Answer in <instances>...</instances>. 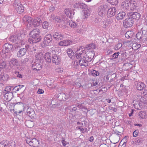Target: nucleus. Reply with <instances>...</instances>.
<instances>
[{
	"instance_id": "1",
	"label": "nucleus",
	"mask_w": 147,
	"mask_h": 147,
	"mask_svg": "<svg viewBox=\"0 0 147 147\" xmlns=\"http://www.w3.org/2000/svg\"><path fill=\"white\" fill-rule=\"evenodd\" d=\"M83 49L78 48L76 51V57L79 59V64L81 66L86 67L88 66V62L90 61L85 57V53L83 52Z\"/></svg>"
},
{
	"instance_id": "2",
	"label": "nucleus",
	"mask_w": 147,
	"mask_h": 147,
	"mask_svg": "<svg viewBox=\"0 0 147 147\" xmlns=\"http://www.w3.org/2000/svg\"><path fill=\"white\" fill-rule=\"evenodd\" d=\"M40 33V30L38 29H34L31 31L29 35L32 38L29 39V42L31 44H33L40 42L41 39Z\"/></svg>"
},
{
	"instance_id": "3",
	"label": "nucleus",
	"mask_w": 147,
	"mask_h": 147,
	"mask_svg": "<svg viewBox=\"0 0 147 147\" xmlns=\"http://www.w3.org/2000/svg\"><path fill=\"white\" fill-rule=\"evenodd\" d=\"M121 6L124 10L133 11L137 7V4L135 1L127 0L123 2Z\"/></svg>"
},
{
	"instance_id": "4",
	"label": "nucleus",
	"mask_w": 147,
	"mask_h": 147,
	"mask_svg": "<svg viewBox=\"0 0 147 147\" xmlns=\"http://www.w3.org/2000/svg\"><path fill=\"white\" fill-rule=\"evenodd\" d=\"M146 99L142 96H137V99L134 100L133 102L134 108L138 110H141L145 104Z\"/></svg>"
},
{
	"instance_id": "5",
	"label": "nucleus",
	"mask_w": 147,
	"mask_h": 147,
	"mask_svg": "<svg viewBox=\"0 0 147 147\" xmlns=\"http://www.w3.org/2000/svg\"><path fill=\"white\" fill-rule=\"evenodd\" d=\"M26 141L31 147H38L40 146V142L38 140L34 138L26 137Z\"/></svg>"
},
{
	"instance_id": "6",
	"label": "nucleus",
	"mask_w": 147,
	"mask_h": 147,
	"mask_svg": "<svg viewBox=\"0 0 147 147\" xmlns=\"http://www.w3.org/2000/svg\"><path fill=\"white\" fill-rule=\"evenodd\" d=\"M24 110V107L22 103H18L14 105V112L16 115L21 113Z\"/></svg>"
},
{
	"instance_id": "7",
	"label": "nucleus",
	"mask_w": 147,
	"mask_h": 147,
	"mask_svg": "<svg viewBox=\"0 0 147 147\" xmlns=\"http://www.w3.org/2000/svg\"><path fill=\"white\" fill-rule=\"evenodd\" d=\"M13 7L17 12L21 13L24 11V7L19 1H15Z\"/></svg>"
},
{
	"instance_id": "8",
	"label": "nucleus",
	"mask_w": 147,
	"mask_h": 147,
	"mask_svg": "<svg viewBox=\"0 0 147 147\" xmlns=\"http://www.w3.org/2000/svg\"><path fill=\"white\" fill-rule=\"evenodd\" d=\"M79 49H83V52L85 53V57L87 58V59L90 61L93 58L94 55L95 53L94 51H90L89 50H87L86 51L85 50V49L84 48L82 47H80L78 48Z\"/></svg>"
},
{
	"instance_id": "9",
	"label": "nucleus",
	"mask_w": 147,
	"mask_h": 147,
	"mask_svg": "<svg viewBox=\"0 0 147 147\" xmlns=\"http://www.w3.org/2000/svg\"><path fill=\"white\" fill-rule=\"evenodd\" d=\"M134 21L130 17H128L125 19L123 23V26L126 28H130L133 25Z\"/></svg>"
},
{
	"instance_id": "10",
	"label": "nucleus",
	"mask_w": 147,
	"mask_h": 147,
	"mask_svg": "<svg viewBox=\"0 0 147 147\" xmlns=\"http://www.w3.org/2000/svg\"><path fill=\"white\" fill-rule=\"evenodd\" d=\"M5 51L4 53L5 56L7 57H9L10 56L11 52L12 51L13 46L9 43H5Z\"/></svg>"
},
{
	"instance_id": "11",
	"label": "nucleus",
	"mask_w": 147,
	"mask_h": 147,
	"mask_svg": "<svg viewBox=\"0 0 147 147\" xmlns=\"http://www.w3.org/2000/svg\"><path fill=\"white\" fill-rule=\"evenodd\" d=\"M33 19L31 17L25 16L23 19V21L24 23L28 27H30L32 26Z\"/></svg>"
},
{
	"instance_id": "12",
	"label": "nucleus",
	"mask_w": 147,
	"mask_h": 147,
	"mask_svg": "<svg viewBox=\"0 0 147 147\" xmlns=\"http://www.w3.org/2000/svg\"><path fill=\"white\" fill-rule=\"evenodd\" d=\"M127 16L130 17L132 19H135L138 20L141 17L140 14L137 12L129 13L127 14Z\"/></svg>"
},
{
	"instance_id": "13",
	"label": "nucleus",
	"mask_w": 147,
	"mask_h": 147,
	"mask_svg": "<svg viewBox=\"0 0 147 147\" xmlns=\"http://www.w3.org/2000/svg\"><path fill=\"white\" fill-rule=\"evenodd\" d=\"M52 38L51 35L49 34L47 35L44 38L43 42L44 46H46L49 45L50 42L52 41Z\"/></svg>"
},
{
	"instance_id": "14",
	"label": "nucleus",
	"mask_w": 147,
	"mask_h": 147,
	"mask_svg": "<svg viewBox=\"0 0 147 147\" xmlns=\"http://www.w3.org/2000/svg\"><path fill=\"white\" fill-rule=\"evenodd\" d=\"M72 42H73L71 40L66 39L61 41L59 42L58 45L62 47H67L71 45Z\"/></svg>"
},
{
	"instance_id": "15",
	"label": "nucleus",
	"mask_w": 147,
	"mask_h": 147,
	"mask_svg": "<svg viewBox=\"0 0 147 147\" xmlns=\"http://www.w3.org/2000/svg\"><path fill=\"white\" fill-rule=\"evenodd\" d=\"M116 11V9L114 7L110 8L108 11L107 15L108 18H111L114 16Z\"/></svg>"
},
{
	"instance_id": "16",
	"label": "nucleus",
	"mask_w": 147,
	"mask_h": 147,
	"mask_svg": "<svg viewBox=\"0 0 147 147\" xmlns=\"http://www.w3.org/2000/svg\"><path fill=\"white\" fill-rule=\"evenodd\" d=\"M61 59L56 54L53 55L52 60L53 63L58 65Z\"/></svg>"
},
{
	"instance_id": "17",
	"label": "nucleus",
	"mask_w": 147,
	"mask_h": 147,
	"mask_svg": "<svg viewBox=\"0 0 147 147\" xmlns=\"http://www.w3.org/2000/svg\"><path fill=\"white\" fill-rule=\"evenodd\" d=\"M110 21L109 20H105L101 22V27L105 29H108L109 27Z\"/></svg>"
},
{
	"instance_id": "18",
	"label": "nucleus",
	"mask_w": 147,
	"mask_h": 147,
	"mask_svg": "<svg viewBox=\"0 0 147 147\" xmlns=\"http://www.w3.org/2000/svg\"><path fill=\"white\" fill-rule=\"evenodd\" d=\"M13 94L11 93H6L5 94L3 99L6 102H9L12 98Z\"/></svg>"
},
{
	"instance_id": "19",
	"label": "nucleus",
	"mask_w": 147,
	"mask_h": 147,
	"mask_svg": "<svg viewBox=\"0 0 147 147\" xmlns=\"http://www.w3.org/2000/svg\"><path fill=\"white\" fill-rule=\"evenodd\" d=\"M42 22V21L40 18H37L36 19H33L32 25L34 27H37L39 26Z\"/></svg>"
},
{
	"instance_id": "20",
	"label": "nucleus",
	"mask_w": 147,
	"mask_h": 147,
	"mask_svg": "<svg viewBox=\"0 0 147 147\" xmlns=\"http://www.w3.org/2000/svg\"><path fill=\"white\" fill-rule=\"evenodd\" d=\"M53 36L56 40H59L62 39L64 36L59 32H56L54 34Z\"/></svg>"
},
{
	"instance_id": "21",
	"label": "nucleus",
	"mask_w": 147,
	"mask_h": 147,
	"mask_svg": "<svg viewBox=\"0 0 147 147\" xmlns=\"http://www.w3.org/2000/svg\"><path fill=\"white\" fill-rule=\"evenodd\" d=\"M126 14L124 11H121L119 12L117 15L116 18L117 20H121L123 19L125 16Z\"/></svg>"
},
{
	"instance_id": "22",
	"label": "nucleus",
	"mask_w": 147,
	"mask_h": 147,
	"mask_svg": "<svg viewBox=\"0 0 147 147\" xmlns=\"http://www.w3.org/2000/svg\"><path fill=\"white\" fill-rule=\"evenodd\" d=\"M26 52V49L24 48H22L18 52L17 56L18 57H21L25 54Z\"/></svg>"
},
{
	"instance_id": "23",
	"label": "nucleus",
	"mask_w": 147,
	"mask_h": 147,
	"mask_svg": "<svg viewBox=\"0 0 147 147\" xmlns=\"http://www.w3.org/2000/svg\"><path fill=\"white\" fill-rule=\"evenodd\" d=\"M32 67L33 70L37 71L40 70L41 68L40 65L36 62H34L32 64Z\"/></svg>"
},
{
	"instance_id": "24",
	"label": "nucleus",
	"mask_w": 147,
	"mask_h": 147,
	"mask_svg": "<svg viewBox=\"0 0 147 147\" xmlns=\"http://www.w3.org/2000/svg\"><path fill=\"white\" fill-rule=\"evenodd\" d=\"M27 114L29 117L32 118H34L35 115V112L32 109H28Z\"/></svg>"
},
{
	"instance_id": "25",
	"label": "nucleus",
	"mask_w": 147,
	"mask_h": 147,
	"mask_svg": "<svg viewBox=\"0 0 147 147\" xmlns=\"http://www.w3.org/2000/svg\"><path fill=\"white\" fill-rule=\"evenodd\" d=\"M145 87V84L142 82H138V83L136 86V88L138 90H141L143 89Z\"/></svg>"
},
{
	"instance_id": "26",
	"label": "nucleus",
	"mask_w": 147,
	"mask_h": 147,
	"mask_svg": "<svg viewBox=\"0 0 147 147\" xmlns=\"http://www.w3.org/2000/svg\"><path fill=\"white\" fill-rule=\"evenodd\" d=\"M65 12L67 16L70 18H72V11L69 9H66L65 10ZM74 15V14H73Z\"/></svg>"
},
{
	"instance_id": "27",
	"label": "nucleus",
	"mask_w": 147,
	"mask_h": 147,
	"mask_svg": "<svg viewBox=\"0 0 147 147\" xmlns=\"http://www.w3.org/2000/svg\"><path fill=\"white\" fill-rule=\"evenodd\" d=\"M87 50L90 51H94L93 50L95 49L96 46L94 44L92 43L86 46Z\"/></svg>"
},
{
	"instance_id": "28",
	"label": "nucleus",
	"mask_w": 147,
	"mask_h": 147,
	"mask_svg": "<svg viewBox=\"0 0 147 147\" xmlns=\"http://www.w3.org/2000/svg\"><path fill=\"white\" fill-rule=\"evenodd\" d=\"M67 53L69 57L71 59L74 57V53L71 48H68L67 50Z\"/></svg>"
},
{
	"instance_id": "29",
	"label": "nucleus",
	"mask_w": 147,
	"mask_h": 147,
	"mask_svg": "<svg viewBox=\"0 0 147 147\" xmlns=\"http://www.w3.org/2000/svg\"><path fill=\"white\" fill-rule=\"evenodd\" d=\"M105 8L103 6H101L98 9V14L100 16L104 15Z\"/></svg>"
},
{
	"instance_id": "30",
	"label": "nucleus",
	"mask_w": 147,
	"mask_h": 147,
	"mask_svg": "<svg viewBox=\"0 0 147 147\" xmlns=\"http://www.w3.org/2000/svg\"><path fill=\"white\" fill-rule=\"evenodd\" d=\"M9 144L8 141L3 140L0 142V147H7Z\"/></svg>"
},
{
	"instance_id": "31",
	"label": "nucleus",
	"mask_w": 147,
	"mask_h": 147,
	"mask_svg": "<svg viewBox=\"0 0 147 147\" xmlns=\"http://www.w3.org/2000/svg\"><path fill=\"white\" fill-rule=\"evenodd\" d=\"M134 34L133 32L131 31H127L125 34V36L126 38H131Z\"/></svg>"
},
{
	"instance_id": "32",
	"label": "nucleus",
	"mask_w": 147,
	"mask_h": 147,
	"mask_svg": "<svg viewBox=\"0 0 147 147\" xmlns=\"http://www.w3.org/2000/svg\"><path fill=\"white\" fill-rule=\"evenodd\" d=\"M86 5L85 4L81 3H77L75 4L74 6V8H83V6H85Z\"/></svg>"
},
{
	"instance_id": "33",
	"label": "nucleus",
	"mask_w": 147,
	"mask_h": 147,
	"mask_svg": "<svg viewBox=\"0 0 147 147\" xmlns=\"http://www.w3.org/2000/svg\"><path fill=\"white\" fill-rule=\"evenodd\" d=\"M140 117L142 119H145L147 117L146 112L143 111H141L139 113Z\"/></svg>"
},
{
	"instance_id": "34",
	"label": "nucleus",
	"mask_w": 147,
	"mask_h": 147,
	"mask_svg": "<svg viewBox=\"0 0 147 147\" xmlns=\"http://www.w3.org/2000/svg\"><path fill=\"white\" fill-rule=\"evenodd\" d=\"M51 53L47 52L45 53V58L47 62H50L51 61Z\"/></svg>"
},
{
	"instance_id": "35",
	"label": "nucleus",
	"mask_w": 147,
	"mask_h": 147,
	"mask_svg": "<svg viewBox=\"0 0 147 147\" xmlns=\"http://www.w3.org/2000/svg\"><path fill=\"white\" fill-rule=\"evenodd\" d=\"M9 64L11 65L17 66L18 64V62L16 59H13L10 61Z\"/></svg>"
},
{
	"instance_id": "36",
	"label": "nucleus",
	"mask_w": 147,
	"mask_h": 147,
	"mask_svg": "<svg viewBox=\"0 0 147 147\" xmlns=\"http://www.w3.org/2000/svg\"><path fill=\"white\" fill-rule=\"evenodd\" d=\"M6 65V62L3 59H0V67L2 69L5 68Z\"/></svg>"
},
{
	"instance_id": "37",
	"label": "nucleus",
	"mask_w": 147,
	"mask_h": 147,
	"mask_svg": "<svg viewBox=\"0 0 147 147\" xmlns=\"http://www.w3.org/2000/svg\"><path fill=\"white\" fill-rule=\"evenodd\" d=\"M141 47V45L137 43H133L132 48L134 50H137L139 48Z\"/></svg>"
},
{
	"instance_id": "38",
	"label": "nucleus",
	"mask_w": 147,
	"mask_h": 147,
	"mask_svg": "<svg viewBox=\"0 0 147 147\" xmlns=\"http://www.w3.org/2000/svg\"><path fill=\"white\" fill-rule=\"evenodd\" d=\"M90 11L89 9H86L84 11V18H87L90 15Z\"/></svg>"
},
{
	"instance_id": "39",
	"label": "nucleus",
	"mask_w": 147,
	"mask_h": 147,
	"mask_svg": "<svg viewBox=\"0 0 147 147\" xmlns=\"http://www.w3.org/2000/svg\"><path fill=\"white\" fill-rule=\"evenodd\" d=\"M107 1L109 3L113 5H116L118 3V0H107Z\"/></svg>"
},
{
	"instance_id": "40",
	"label": "nucleus",
	"mask_w": 147,
	"mask_h": 147,
	"mask_svg": "<svg viewBox=\"0 0 147 147\" xmlns=\"http://www.w3.org/2000/svg\"><path fill=\"white\" fill-rule=\"evenodd\" d=\"M42 26L43 28L47 29L49 27V23L47 21H45L43 22Z\"/></svg>"
},
{
	"instance_id": "41",
	"label": "nucleus",
	"mask_w": 147,
	"mask_h": 147,
	"mask_svg": "<svg viewBox=\"0 0 147 147\" xmlns=\"http://www.w3.org/2000/svg\"><path fill=\"white\" fill-rule=\"evenodd\" d=\"M69 25L71 27L73 28H76L77 26V24L76 23L71 20L69 21Z\"/></svg>"
},
{
	"instance_id": "42",
	"label": "nucleus",
	"mask_w": 147,
	"mask_h": 147,
	"mask_svg": "<svg viewBox=\"0 0 147 147\" xmlns=\"http://www.w3.org/2000/svg\"><path fill=\"white\" fill-rule=\"evenodd\" d=\"M26 126L28 127L31 128L34 126V123L33 122L31 121H28L26 123Z\"/></svg>"
},
{
	"instance_id": "43",
	"label": "nucleus",
	"mask_w": 147,
	"mask_h": 147,
	"mask_svg": "<svg viewBox=\"0 0 147 147\" xmlns=\"http://www.w3.org/2000/svg\"><path fill=\"white\" fill-rule=\"evenodd\" d=\"M91 73L94 76H96L99 75V72L94 70H93L91 71Z\"/></svg>"
},
{
	"instance_id": "44",
	"label": "nucleus",
	"mask_w": 147,
	"mask_h": 147,
	"mask_svg": "<svg viewBox=\"0 0 147 147\" xmlns=\"http://www.w3.org/2000/svg\"><path fill=\"white\" fill-rule=\"evenodd\" d=\"M122 44L120 43H119L117 44L115 47L114 49L115 50H119L122 46Z\"/></svg>"
},
{
	"instance_id": "45",
	"label": "nucleus",
	"mask_w": 147,
	"mask_h": 147,
	"mask_svg": "<svg viewBox=\"0 0 147 147\" xmlns=\"http://www.w3.org/2000/svg\"><path fill=\"white\" fill-rule=\"evenodd\" d=\"M11 90V87L9 86H8L6 87L4 91L6 93H10V92Z\"/></svg>"
},
{
	"instance_id": "46",
	"label": "nucleus",
	"mask_w": 147,
	"mask_h": 147,
	"mask_svg": "<svg viewBox=\"0 0 147 147\" xmlns=\"http://www.w3.org/2000/svg\"><path fill=\"white\" fill-rule=\"evenodd\" d=\"M142 36V35L141 32H138L136 34V38L138 39H140Z\"/></svg>"
},
{
	"instance_id": "47",
	"label": "nucleus",
	"mask_w": 147,
	"mask_h": 147,
	"mask_svg": "<svg viewBox=\"0 0 147 147\" xmlns=\"http://www.w3.org/2000/svg\"><path fill=\"white\" fill-rule=\"evenodd\" d=\"M8 105L10 109V111L13 110L14 111V105L13 104H9Z\"/></svg>"
},
{
	"instance_id": "48",
	"label": "nucleus",
	"mask_w": 147,
	"mask_h": 147,
	"mask_svg": "<svg viewBox=\"0 0 147 147\" xmlns=\"http://www.w3.org/2000/svg\"><path fill=\"white\" fill-rule=\"evenodd\" d=\"M42 57V53H39L36 55V57L38 59H40Z\"/></svg>"
},
{
	"instance_id": "49",
	"label": "nucleus",
	"mask_w": 147,
	"mask_h": 147,
	"mask_svg": "<svg viewBox=\"0 0 147 147\" xmlns=\"http://www.w3.org/2000/svg\"><path fill=\"white\" fill-rule=\"evenodd\" d=\"M139 133V131L138 130H136L134 131L133 133V136L134 137L137 136Z\"/></svg>"
},
{
	"instance_id": "50",
	"label": "nucleus",
	"mask_w": 147,
	"mask_h": 147,
	"mask_svg": "<svg viewBox=\"0 0 147 147\" xmlns=\"http://www.w3.org/2000/svg\"><path fill=\"white\" fill-rule=\"evenodd\" d=\"M119 54V52L115 53H114V54H113V58L114 59L117 58L118 57Z\"/></svg>"
},
{
	"instance_id": "51",
	"label": "nucleus",
	"mask_w": 147,
	"mask_h": 147,
	"mask_svg": "<svg viewBox=\"0 0 147 147\" xmlns=\"http://www.w3.org/2000/svg\"><path fill=\"white\" fill-rule=\"evenodd\" d=\"M54 18L53 19L54 21L56 22H59L61 21V20L60 19L59 17L56 16L54 17Z\"/></svg>"
},
{
	"instance_id": "52",
	"label": "nucleus",
	"mask_w": 147,
	"mask_h": 147,
	"mask_svg": "<svg viewBox=\"0 0 147 147\" xmlns=\"http://www.w3.org/2000/svg\"><path fill=\"white\" fill-rule=\"evenodd\" d=\"M14 74L15 76H16L17 77L20 78H22V75L21 74H20L18 72H15Z\"/></svg>"
},
{
	"instance_id": "53",
	"label": "nucleus",
	"mask_w": 147,
	"mask_h": 147,
	"mask_svg": "<svg viewBox=\"0 0 147 147\" xmlns=\"http://www.w3.org/2000/svg\"><path fill=\"white\" fill-rule=\"evenodd\" d=\"M9 145L10 146L9 147H14L15 146V142L14 141H12L9 143Z\"/></svg>"
},
{
	"instance_id": "54",
	"label": "nucleus",
	"mask_w": 147,
	"mask_h": 147,
	"mask_svg": "<svg viewBox=\"0 0 147 147\" xmlns=\"http://www.w3.org/2000/svg\"><path fill=\"white\" fill-rule=\"evenodd\" d=\"M44 92V91L42 89L39 88L38 89L37 93L38 94H42Z\"/></svg>"
},
{
	"instance_id": "55",
	"label": "nucleus",
	"mask_w": 147,
	"mask_h": 147,
	"mask_svg": "<svg viewBox=\"0 0 147 147\" xmlns=\"http://www.w3.org/2000/svg\"><path fill=\"white\" fill-rule=\"evenodd\" d=\"M62 144L64 146H65L66 145L69 144L68 142L65 141L64 140H63L62 141Z\"/></svg>"
},
{
	"instance_id": "56",
	"label": "nucleus",
	"mask_w": 147,
	"mask_h": 147,
	"mask_svg": "<svg viewBox=\"0 0 147 147\" xmlns=\"http://www.w3.org/2000/svg\"><path fill=\"white\" fill-rule=\"evenodd\" d=\"M98 84V82L96 81H93V82L92 83L91 85L93 86H96Z\"/></svg>"
},
{
	"instance_id": "57",
	"label": "nucleus",
	"mask_w": 147,
	"mask_h": 147,
	"mask_svg": "<svg viewBox=\"0 0 147 147\" xmlns=\"http://www.w3.org/2000/svg\"><path fill=\"white\" fill-rule=\"evenodd\" d=\"M94 137L93 136H91L89 138V141L90 142H92L94 140Z\"/></svg>"
},
{
	"instance_id": "58",
	"label": "nucleus",
	"mask_w": 147,
	"mask_h": 147,
	"mask_svg": "<svg viewBox=\"0 0 147 147\" xmlns=\"http://www.w3.org/2000/svg\"><path fill=\"white\" fill-rule=\"evenodd\" d=\"M145 96L147 95V90H144L142 93Z\"/></svg>"
},
{
	"instance_id": "59",
	"label": "nucleus",
	"mask_w": 147,
	"mask_h": 147,
	"mask_svg": "<svg viewBox=\"0 0 147 147\" xmlns=\"http://www.w3.org/2000/svg\"><path fill=\"white\" fill-rule=\"evenodd\" d=\"M78 128L80 130L81 132L82 133H84V129L83 128L78 127Z\"/></svg>"
},
{
	"instance_id": "60",
	"label": "nucleus",
	"mask_w": 147,
	"mask_h": 147,
	"mask_svg": "<svg viewBox=\"0 0 147 147\" xmlns=\"http://www.w3.org/2000/svg\"><path fill=\"white\" fill-rule=\"evenodd\" d=\"M131 43V41H127V42H125L124 44H125L126 45H128L129 44H130Z\"/></svg>"
},
{
	"instance_id": "61",
	"label": "nucleus",
	"mask_w": 147,
	"mask_h": 147,
	"mask_svg": "<svg viewBox=\"0 0 147 147\" xmlns=\"http://www.w3.org/2000/svg\"><path fill=\"white\" fill-rule=\"evenodd\" d=\"M107 53L108 54H111L112 53V50L111 49L108 50L107 51Z\"/></svg>"
},
{
	"instance_id": "62",
	"label": "nucleus",
	"mask_w": 147,
	"mask_h": 147,
	"mask_svg": "<svg viewBox=\"0 0 147 147\" xmlns=\"http://www.w3.org/2000/svg\"><path fill=\"white\" fill-rule=\"evenodd\" d=\"M122 142H123V144H124V143L125 142V137L123 139H122V140L121 141V142L119 145H120L121 143Z\"/></svg>"
},
{
	"instance_id": "63",
	"label": "nucleus",
	"mask_w": 147,
	"mask_h": 147,
	"mask_svg": "<svg viewBox=\"0 0 147 147\" xmlns=\"http://www.w3.org/2000/svg\"><path fill=\"white\" fill-rule=\"evenodd\" d=\"M25 48H26V49L27 50H29V45H26V46H25Z\"/></svg>"
},
{
	"instance_id": "64",
	"label": "nucleus",
	"mask_w": 147,
	"mask_h": 147,
	"mask_svg": "<svg viewBox=\"0 0 147 147\" xmlns=\"http://www.w3.org/2000/svg\"><path fill=\"white\" fill-rule=\"evenodd\" d=\"M134 125L139 126L140 127H141L142 126L141 124H134Z\"/></svg>"
}]
</instances>
